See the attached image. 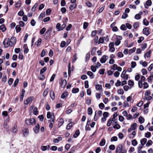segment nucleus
I'll return each instance as SVG.
<instances>
[{
    "instance_id": "obj_34",
    "label": "nucleus",
    "mask_w": 153,
    "mask_h": 153,
    "mask_svg": "<svg viewBox=\"0 0 153 153\" xmlns=\"http://www.w3.org/2000/svg\"><path fill=\"white\" fill-rule=\"evenodd\" d=\"M118 66L115 64H114L112 65L111 67V69L114 70H117V69Z\"/></svg>"
},
{
    "instance_id": "obj_7",
    "label": "nucleus",
    "mask_w": 153,
    "mask_h": 153,
    "mask_svg": "<svg viewBox=\"0 0 153 153\" xmlns=\"http://www.w3.org/2000/svg\"><path fill=\"white\" fill-rule=\"evenodd\" d=\"M108 59V56L104 55L103 56L100 60L101 63H104Z\"/></svg>"
},
{
    "instance_id": "obj_36",
    "label": "nucleus",
    "mask_w": 153,
    "mask_h": 153,
    "mask_svg": "<svg viewBox=\"0 0 153 153\" xmlns=\"http://www.w3.org/2000/svg\"><path fill=\"white\" fill-rule=\"evenodd\" d=\"M16 31L17 33L19 32L21 30V28L20 27V26L19 25H17L16 26Z\"/></svg>"
},
{
    "instance_id": "obj_44",
    "label": "nucleus",
    "mask_w": 153,
    "mask_h": 153,
    "mask_svg": "<svg viewBox=\"0 0 153 153\" xmlns=\"http://www.w3.org/2000/svg\"><path fill=\"white\" fill-rule=\"evenodd\" d=\"M134 117H133L132 115L131 114H129L128 115H127V120L132 119Z\"/></svg>"
},
{
    "instance_id": "obj_35",
    "label": "nucleus",
    "mask_w": 153,
    "mask_h": 153,
    "mask_svg": "<svg viewBox=\"0 0 153 153\" xmlns=\"http://www.w3.org/2000/svg\"><path fill=\"white\" fill-rule=\"evenodd\" d=\"M88 113L89 115H91L92 113V109L91 107H89L88 109Z\"/></svg>"
},
{
    "instance_id": "obj_28",
    "label": "nucleus",
    "mask_w": 153,
    "mask_h": 153,
    "mask_svg": "<svg viewBox=\"0 0 153 153\" xmlns=\"http://www.w3.org/2000/svg\"><path fill=\"white\" fill-rule=\"evenodd\" d=\"M0 30L3 32H4L6 30V28L4 25H2L0 26Z\"/></svg>"
},
{
    "instance_id": "obj_53",
    "label": "nucleus",
    "mask_w": 153,
    "mask_h": 153,
    "mask_svg": "<svg viewBox=\"0 0 153 153\" xmlns=\"http://www.w3.org/2000/svg\"><path fill=\"white\" fill-rule=\"evenodd\" d=\"M47 70V68L46 67H45L43 68L42 69L40 70V74H42L43 73Z\"/></svg>"
},
{
    "instance_id": "obj_15",
    "label": "nucleus",
    "mask_w": 153,
    "mask_h": 153,
    "mask_svg": "<svg viewBox=\"0 0 153 153\" xmlns=\"http://www.w3.org/2000/svg\"><path fill=\"white\" fill-rule=\"evenodd\" d=\"M151 0H148L144 4V6L147 9L148 8V6H151Z\"/></svg>"
},
{
    "instance_id": "obj_64",
    "label": "nucleus",
    "mask_w": 153,
    "mask_h": 153,
    "mask_svg": "<svg viewBox=\"0 0 153 153\" xmlns=\"http://www.w3.org/2000/svg\"><path fill=\"white\" fill-rule=\"evenodd\" d=\"M144 39V37L143 36L140 37L139 39L137 40V42L138 43H141L142 41Z\"/></svg>"
},
{
    "instance_id": "obj_47",
    "label": "nucleus",
    "mask_w": 153,
    "mask_h": 153,
    "mask_svg": "<svg viewBox=\"0 0 153 153\" xmlns=\"http://www.w3.org/2000/svg\"><path fill=\"white\" fill-rule=\"evenodd\" d=\"M96 111L95 112V114H97V115L99 117H101L102 115V111H99L97 112Z\"/></svg>"
},
{
    "instance_id": "obj_5",
    "label": "nucleus",
    "mask_w": 153,
    "mask_h": 153,
    "mask_svg": "<svg viewBox=\"0 0 153 153\" xmlns=\"http://www.w3.org/2000/svg\"><path fill=\"white\" fill-rule=\"evenodd\" d=\"M109 51L113 52L115 51V48L114 47V43L113 42H111L109 45Z\"/></svg>"
},
{
    "instance_id": "obj_40",
    "label": "nucleus",
    "mask_w": 153,
    "mask_h": 153,
    "mask_svg": "<svg viewBox=\"0 0 153 153\" xmlns=\"http://www.w3.org/2000/svg\"><path fill=\"white\" fill-rule=\"evenodd\" d=\"M134 17L136 19L139 20L141 18V16L139 14H137L135 15Z\"/></svg>"
},
{
    "instance_id": "obj_39",
    "label": "nucleus",
    "mask_w": 153,
    "mask_h": 153,
    "mask_svg": "<svg viewBox=\"0 0 153 153\" xmlns=\"http://www.w3.org/2000/svg\"><path fill=\"white\" fill-rule=\"evenodd\" d=\"M118 138L116 136H114L112 137L111 139V142L112 141H116L117 140Z\"/></svg>"
},
{
    "instance_id": "obj_18",
    "label": "nucleus",
    "mask_w": 153,
    "mask_h": 153,
    "mask_svg": "<svg viewBox=\"0 0 153 153\" xmlns=\"http://www.w3.org/2000/svg\"><path fill=\"white\" fill-rule=\"evenodd\" d=\"M68 95V93L67 92H65L63 93L61 96V98L63 99L66 98Z\"/></svg>"
},
{
    "instance_id": "obj_14",
    "label": "nucleus",
    "mask_w": 153,
    "mask_h": 153,
    "mask_svg": "<svg viewBox=\"0 0 153 153\" xmlns=\"http://www.w3.org/2000/svg\"><path fill=\"white\" fill-rule=\"evenodd\" d=\"M10 41L11 44H12V46H13L16 42V38L14 37H12L11 38Z\"/></svg>"
},
{
    "instance_id": "obj_6",
    "label": "nucleus",
    "mask_w": 153,
    "mask_h": 153,
    "mask_svg": "<svg viewBox=\"0 0 153 153\" xmlns=\"http://www.w3.org/2000/svg\"><path fill=\"white\" fill-rule=\"evenodd\" d=\"M122 37L121 36H117L116 40L115 42V45L116 46H118L121 42L120 40L122 39Z\"/></svg>"
},
{
    "instance_id": "obj_22",
    "label": "nucleus",
    "mask_w": 153,
    "mask_h": 153,
    "mask_svg": "<svg viewBox=\"0 0 153 153\" xmlns=\"http://www.w3.org/2000/svg\"><path fill=\"white\" fill-rule=\"evenodd\" d=\"M50 95L51 98L52 100H54L55 98V95L54 92L53 91H51L50 92Z\"/></svg>"
},
{
    "instance_id": "obj_17",
    "label": "nucleus",
    "mask_w": 153,
    "mask_h": 153,
    "mask_svg": "<svg viewBox=\"0 0 153 153\" xmlns=\"http://www.w3.org/2000/svg\"><path fill=\"white\" fill-rule=\"evenodd\" d=\"M39 124H38L37 125H36L34 128V132L36 133H38L39 131Z\"/></svg>"
},
{
    "instance_id": "obj_32",
    "label": "nucleus",
    "mask_w": 153,
    "mask_h": 153,
    "mask_svg": "<svg viewBox=\"0 0 153 153\" xmlns=\"http://www.w3.org/2000/svg\"><path fill=\"white\" fill-rule=\"evenodd\" d=\"M73 124L72 123H69L66 126V129L68 130L70 129L72 127Z\"/></svg>"
},
{
    "instance_id": "obj_23",
    "label": "nucleus",
    "mask_w": 153,
    "mask_h": 153,
    "mask_svg": "<svg viewBox=\"0 0 153 153\" xmlns=\"http://www.w3.org/2000/svg\"><path fill=\"white\" fill-rule=\"evenodd\" d=\"M138 121L140 123L142 124L144 122L145 120L142 116H141L139 118Z\"/></svg>"
},
{
    "instance_id": "obj_55",
    "label": "nucleus",
    "mask_w": 153,
    "mask_h": 153,
    "mask_svg": "<svg viewBox=\"0 0 153 153\" xmlns=\"http://www.w3.org/2000/svg\"><path fill=\"white\" fill-rule=\"evenodd\" d=\"M95 95L96 98L97 100H99L100 99L101 97L100 94L97 93L95 94Z\"/></svg>"
},
{
    "instance_id": "obj_12",
    "label": "nucleus",
    "mask_w": 153,
    "mask_h": 153,
    "mask_svg": "<svg viewBox=\"0 0 153 153\" xmlns=\"http://www.w3.org/2000/svg\"><path fill=\"white\" fill-rule=\"evenodd\" d=\"M47 117L48 119H51V120H52L53 118H54L53 114L51 113L50 111L48 112L47 114Z\"/></svg>"
},
{
    "instance_id": "obj_59",
    "label": "nucleus",
    "mask_w": 153,
    "mask_h": 153,
    "mask_svg": "<svg viewBox=\"0 0 153 153\" xmlns=\"http://www.w3.org/2000/svg\"><path fill=\"white\" fill-rule=\"evenodd\" d=\"M121 77L123 78L124 79L126 80L128 78V74H126L123 76L122 77Z\"/></svg>"
},
{
    "instance_id": "obj_16",
    "label": "nucleus",
    "mask_w": 153,
    "mask_h": 153,
    "mask_svg": "<svg viewBox=\"0 0 153 153\" xmlns=\"http://www.w3.org/2000/svg\"><path fill=\"white\" fill-rule=\"evenodd\" d=\"M96 89L97 90L102 91V86L100 85H95Z\"/></svg>"
},
{
    "instance_id": "obj_51",
    "label": "nucleus",
    "mask_w": 153,
    "mask_h": 153,
    "mask_svg": "<svg viewBox=\"0 0 153 153\" xmlns=\"http://www.w3.org/2000/svg\"><path fill=\"white\" fill-rule=\"evenodd\" d=\"M17 128L16 125H14L13 129V132L16 133L17 131Z\"/></svg>"
},
{
    "instance_id": "obj_33",
    "label": "nucleus",
    "mask_w": 153,
    "mask_h": 153,
    "mask_svg": "<svg viewBox=\"0 0 153 153\" xmlns=\"http://www.w3.org/2000/svg\"><path fill=\"white\" fill-rule=\"evenodd\" d=\"M137 65L136 63L135 62L132 61L131 62V67L133 68H134Z\"/></svg>"
},
{
    "instance_id": "obj_54",
    "label": "nucleus",
    "mask_w": 153,
    "mask_h": 153,
    "mask_svg": "<svg viewBox=\"0 0 153 153\" xmlns=\"http://www.w3.org/2000/svg\"><path fill=\"white\" fill-rule=\"evenodd\" d=\"M96 51V48L95 47H93L91 51V54L93 55H94Z\"/></svg>"
},
{
    "instance_id": "obj_2",
    "label": "nucleus",
    "mask_w": 153,
    "mask_h": 153,
    "mask_svg": "<svg viewBox=\"0 0 153 153\" xmlns=\"http://www.w3.org/2000/svg\"><path fill=\"white\" fill-rule=\"evenodd\" d=\"M26 123L27 125H34L36 123V120L33 118L27 119L26 120Z\"/></svg>"
},
{
    "instance_id": "obj_57",
    "label": "nucleus",
    "mask_w": 153,
    "mask_h": 153,
    "mask_svg": "<svg viewBox=\"0 0 153 153\" xmlns=\"http://www.w3.org/2000/svg\"><path fill=\"white\" fill-rule=\"evenodd\" d=\"M48 89H46L43 92V95L44 96H46L48 94Z\"/></svg>"
},
{
    "instance_id": "obj_37",
    "label": "nucleus",
    "mask_w": 153,
    "mask_h": 153,
    "mask_svg": "<svg viewBox=\"0 0 153 153\" xmlns=\"http://www.w3.org/2000/svg\"><path fill=\"white\" fill-rule=\"evenodd\" d=\"M45 12L42 13L40 15L39 18V19H42L43 17H45Z\"/></svg>"
},
{
    "instance_id": "obj_61",
    "label": "nucleus",
    "mask_w": 153,
    "mask_h": 153,
    "mask_svg": "<svg viewBox=\"0 0 153 153\" xmlns=\"http://www.w3.org/2000/svg\"><path fill=\"white\" fill-rule=\"evenodd\" d=\"M91 71L94 72H95L96 71V67L94 66H91Z\"/></svg>"
},
{
    "instance_id": "obj_10",
    "label": "nucleus",
    "mask_w": 153,
    "mask_h": 153,
    "mask_svg": "<svg viewBox=\"0 0 153 153\" xmlns=\"http://www.w3.org/2000/svg\"><path fill=\"white\" fill-rule=\"evenodd\" d=\"M60 84L62 88L64 87L67 84V81L65 79H61L60 82Z\"/></svg>"
},
{
    "instance_id": "obj_41",
    "label": "nucleus",
    "mask_w": 153,
    "mask_h": 153,
    "mask_svg": "<svg viewBox=\"0 0 153 153\" xmlns=\"http://www.w3.org/2000/svg\"><path fill=\"white\" fill-rule=\"evenodd\" d=\"M143 23L144 25L146 26H147L149 24V22L146 19H144L143 20Z\"/></svg>"
},
{
    "instance_id": "obj_8",
    "label": "nucleus",
    "mask_w": 153,
    "mask_h": 153,
    "mask_svg": "<svg viewBox=\"0 0 153 153\" xmlns=\"http://www.w3.org/2000/svg\"><path fill=\"white\" fill-rule=\"evenodd\" d=\"M137 124L136 123H134L131 125L130 128L128 130V132H130L132 130H134L137 127Z\"/></svg>"
},
{
    "instance_id": "obj_43",
    "label": "nucleus",
    "mask_w": 153,
    "mask_h": 153,
    "mask_svg": "<svg viewBox=\"0 0 153 153\" xmlns=\"http://www.w3.org/2000/svg\"><path fill=\"white\" fill-rule=\"evenodd\" d=\"M87 74L91 77V78H94V76H93V74L90 71H88L87 72Z\"/></svg>"
},
{
    "instance_id": "obj_42",
    "label": "nucleus",
    "mask_w": 153,
    "mask_h": 153,
    "mask_svg": "<svg viewBox=\"0 0 153 153\" xmlns=\"http://www.w3.org/2000/svg\"><path fill=\"white\" fill-rule=\"evenodd\" d=\"M79 91V89L78 88H74L72 90V92L73 93L75 94L78 92Z\"/></svg>"
},
{
    "instance_id": "obj_11",
    "label": "nucleus",
    "mask_w": 153,
    "mask_h": 153,
    "mask_svg": "<svg viewBox=\"0 0 153 153\" xmlns=\"http://www.w3.org/2000/svg\"><path fill=\"white\" fill-rule=\"evenodd\" d=\"M30 110H33V113L34 115H36L37 114L38 112L37 108L34 106L31 107Z\"/></svg>"
},
{
    "instance_id": "obj_45",
    "label": "nucleus",
    "mask_w": 153,
    "mask_h": 153,
    "mask_svg": "<svg viewBox=\"0 0 153 153\" xmlns=\"http://www.w3.org/2000/svg\"><path fill=\"white\" fill-rule=\"evenodd\" d=\"M132 144L134 146H136L137 144V142L135 139L131 141Z\"/></svg>"
},
{
    "instance_id": "obj_60",
    "label": "nucleus",
    "mask_w": 153,
    "mask_h": 153,
    "mask_svg": "<svg viewBox=\"0 0 153 153\" xmlns=\"http://www.w3.org/2000/svg\"><path fill=\"white\" fill-rule=\"evenodd\" d=\"M109 149L111 150H114L115 149V146L114 145H111L109 147Z\"/></svg>"
},
{
    "instance_id": "obj_26",
    "label": "nucleus",
    "mask_w": 153,
    "mask_h": 153,
    "mask_svg": "<svg viewBox=\"0 0 153 153\" xmlns=\"http://www.w3.org/2000/svg\"><path fill=\"white\" fill-rule=\"evenodd\" d=\"M80 132L79 130H77L75 132L74 135V137L76 138L79 135Z\"/></svg>"
},
{
    "instance_id": "obj_31",
    "label": "nucleus",
    "mask_w": 153,
    "mask_h": 153,
    "mask_svg": "<svg viewBox=\"0 0 153 153\" xmlns=\"http://www.w3.org/2000/svg\"><path fill=\"white\" fill-rule=\"evenodd\" d=\"M141 71L143 75H145L147 74L148 72L146 69L143 68L141 70Z\"/></svg>"
},
{
    "instance_id": "obj_9",
    "label": "nucleus",
    "mask_w": 153,
    "mask_h": 153,
    "mask_svg": "<svg viewBox=\"0 0 153 153\" xmlns=\"http://www.w3.org/2000/svg\"><path fill=\"white\" fill-rule=\"evenodd\" d=\"M33 97H30L27 98V99L24 101V104L25 105H27L29 103L31 102L33 99Z\"/></svg>"
},
{
    "instance_id": "obj_38",
    "label": "nucleus",
    "mask_w": 153,
    "mask_h": 153,
    "mask_svg": "<svg viewBox=\"0 0 153 153\" xmlns=\"http://www.w3.org/2000/svg\"><path fill=\"white\" fill-rule=\"evenodd\" d=\"M139 23L138 22H136L134 23L133 27L134 28H137L139 26Z\"/></svg>"
},
{
    "instance_id": "obj_50",
    "label": "nucleus",
    "mask_w": 153,
    "mask_h": 153,
    "mask_svg": "<svg viewBox=\"0 0 153 153\" xmlns=\"http://www.w3.org/2000/svg\"><path fill=\"white\" fill-rule=\"evenodd\" d=\"M152 141L151 140H149L148 141L147 143H146V146L148 147L149 146L152 145Z\"/></svg>"
},
{
    "instance_id": "obj_49",
    "label": "nucleus",
    "mask_w": 153,
    "mask_h": 153,
    "mask_svg": "<svg viewBox=\"0 0 153 153\" xmlns=\"http://www.w3.org/2000/svg\"><path fill=\"white\" fill-rule=\"evenodd\" d=\"M143 85L144 89H146L149 87V85L148 83L146 82H145L143 83Z\"/></svg>"
},
{
    "instance_id": "obj_30",
    "label": "nucleus",
    "mask_w": 153,
    "mask_h": 153,
    "mask_svg": "<svg viewBox=\"0 0 153 153\" xmlns=\"http://www.w3.org/2000/svg\"><path fill=\"white\" fill-rule=\"evenodd\" d=\"M23 132L24 136L27 135L28 134L29 130L27 129H25L23 130Z\"/></svg>"
},
{
    "instance_id": "obj_46",
    "label": "nucleus",
    "mask_w": 153,
    "mask_h": 153,
    "mask_svg": "<svg viewBox=\"0 0 153 153\" xmlns=\"http://www.w3.org/2000/svg\"><path fill=\"white\" fill-rule=\"evenodd\" d=\"M37 6L38 4L37 3L35 4H34V5L33 6V7H32L31 9V11L33 12L34 11Z\"/></svg>"
},
{
    "instance_id": "obj_19",
    "label": "nucleus",
    "mask_w": 153,
    "mask_h": 153,
    "mask_svg": "<svg viewBox=\"0 0 153 153\" xmlns=\"http://www.w3.org/2000/svg\"><path fill=\"white\" fill-rule=\"evenodd\" d=\"M55 121L54 118H53L52 120H49L50 123L49 124V126L50 128H52L53 126V124L54 123Z\"/></svg>"
},
{
    "instance_id": "obj_56",
    "label": "nucleus",
    "mask_w": 153,
    "mask_h": 153,
    "mask_svg": "<svg viewBox=\"0 0 153 153\" xmlns=\"http://www.w3.org/2000/svg\"><path fill=\"white\" fill-rule=\"evenodd\" d=\"M151 52L149 51V52L146 53L144 55V57H147L148 58L150 57L151 55Z\"/></svg>"
},
{
    "instance_id": "obj_29",
    "label": "nucleus",
    "mask_w": 153,
    "mask_h": 153,
    "mask_svg": "<svg viewBox=\"0 0 153 153\" xmlns=\"http://www.w3.org/2000/svg\"><path fill=\"white\" fill-rule=\"evenodd\" d=\"M117 93L119 94L123 95L124 93V92L122 89H119L117 91Z\"/></svg>"
},
{
    "instance_id": "obj_52",
    "label": "nucleus",
    "mask_w": 153,
    "mask_h": 153,
    "mask_svg": "<svg viewBox=\"0 0 153 153\" xmlns=\"http://www.w3.org/2000/svg\"><path fill=\"white\" fill-rule=\"evenodd\" d=\"M46 30V29L45 27L43 28L40 30V33L41 34H43Z\"/></svg>"
},
{
    "instance_id": "obj_1",
    "label": "nucleus",
    "mask_w": 153,
    "mask_h": 153,
    "mask_svg": "<svg viewBox=\"0 0 153 153\" xmlns=\"http://www.w3.org/2000/svg\"><path fill=\"white\" fill-rule=\"evenodd\" d=\"M126 151L121 145H119L116 149V153H126Z\"/></svg>"
},
{
    "instance_id": "obj_20",
    "label": "nucleus",
    "mask_w": 153,
    "mask_h": 153,
    "mask_svg": "<svg viewBox=\"0 0 153 153\" xmlns=\"http://www.w3.org/2000/svg\"><path fill=\"white\" fill-rule=\"evenodd\" d=\"M49 145L46 146H42L41 147V149L43 151H45L47 149H48L49 148Z\"/></svg>"
},
{
    "instance_id": "obj_48",
    "label": "nucleus",
    "mask_w": 153,
    "mask_h": 153,
    "mask_svg": "<svg viewBox=\"0 0 153 153\" xmlns=\"http://www.w3.org/2000/svg\"><path fill=\"white\" fill-rule=\"evenodd\" d=\"M118 57L119 58L122 57L123 56V53L121 52H119L117 54Z\"/></svg>"
},
{
    "instance_id": "obj_24",
    "label": "nucleus",
    "mask_w": 153,
    "mask_h": 153,
    "mask_svg": "<svg viewBox=\"0 0 153 153\" xmlns=\"http://www.w3.org/2000/svg\"><path fill=\"white\" fill-rule=\"evenodd\" d=\"M140 62V64H142V66L144 67H146L148 65L147 62L146 61L143 62V61H141Z\"/></svg>"
},
{
    "instance_id": "obj_25",
    "label": "nucleus",
    "mask_w": 153,
    "mask_h": 153,
    "mask_svg": "<svg viewBox=\"0 0 153 153\" xmlns=\"http://www.w3.org/2000/svg\"><path fill=\"white\" fill-rule=\"evenodd\" d=\"M147 141V139L146 138L142 139L140 140V143L142 145H144Z\"/></svg>"
},
{
    "instance_id": "obj_58",
    "label": "nucleus",
    "mask_w": 153,
    "mask_h": 153,
    "mask_svg": "<svg viewBox=\"0 0 153 153\" xmlns=\"http://www.w3.org/2000/svg\"><path fill=\"white\" fill-rule=\"evenodd\" d=\"M153 79V75L150 76L148 78V82H151V80Z\"/></svg>"
},
{
    "instance_id": "obj_62",
    "label": "nucleus",
    "mask_w": 153,
    "mask_h": 153,
    "mask_svg": "<svg viewBox=\"0 0 153 153\" xmlns=\"http://www.w3.org/2000/svg\"><path fill=\"white\" fill-rule=\"evenodd\" d=\"M128 15L126 13H124L122 16V18L123 19H125L127 17Z\"/></svg>"
},
{
    "instance_id": "obj_21",
    "label": "nucleus",
    "mask_w": 153,
    "mask_h": 153,
    "mask_svg": "<svg viewBox=\"0 0 153 153\" xmlns=\"http://www.w3.org/2000/svg\"><path fill=\"white\" fill-rule=\"evenodd\" d=\"M76 6V4L75 3L73 4H71L69 7V9L71 10H73V9H75Z\"/></svg>"
},
{
    "instance_id": "obj_27",
    "label": "nucleus",
    "mask_w": 153,
    "mask_h": 153,
    "mask_svg": "<svg viewBox=\"0 0 153 153\" xmlns=\"http://www.w3.org/2000/svg\"><path fill=\"white\" fill-rule=\"evenodd\" d=\"M105 143V140L104 138L102 139L100 143V145L101 146H104Z\"/></svg>"
},
{
    "instance_id": "obj_13",
    "label": "nucleus",
    "mask_w": 153,
    "mask_h": 153,
    "mask_svg": "<svg viewBox=\"0 0 153 153\" xmlns=\"http://www.w3.org/2000/svg\"><path fill=\"white\" fill-rule=\"evenodd\" d=\"M143 34L146 35H149L150 33L149 29L148 27H145L143 29Z\"/></svg>"
},
{
    "instance_id": "obj_3",
    "label": "nucleus",
    "mask_w": 153,
    "mask_h": 153,
    "mask_svg": "<svg viewBox=\"0 0 153 153\" xmlns=\"http://www.w3.org/2000/svg\"><path fill=\"white\" fill-rule=\"evenodd\" d=\"M3 44L5 48H7L9 46H12V44H11L10 42L9 38H6L5 39L3 42Z\"/></svg>"
},
{
    "instance_id": "obj_4",
    "label": "nucleus",
    "mask_w": 153,
    "mask_h": 153,
    "mask_svg": "<svg viewBox=\"0 0 153 153\" xmlns=\"http://www.w3.org/2000/svg\"><path fill=\"white\" fill-rule=\"evenodd\" d=\"M109 38L108 36L106 37H100L98 43L99 44L102 43L103 44L104 43V40L108 42L109 40Z\"/></svg>"
},
{
    "instance_id": "obj_63",
    "label": "nucleus",
    "mask_w": 153,
    "mask_h": 153,
    "mask_svg": "<svg viewBox=\"0 0 153 153\" xmlns=\"http://www.w3.org/2000/svg\"><path fill=\"white\" fill-rule=\"evenodd\" d=\"M113 128H114L119 129L120 128V126L118 124H116L113 126Z\"/></svg>"
}]
</instances>
